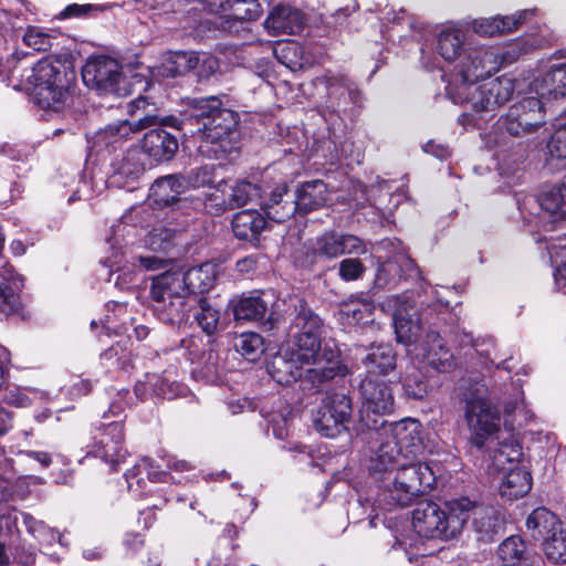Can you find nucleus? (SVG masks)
Returning a JSON list of instances; mask_svg holds the SVG:
<instances>
[{"label":"nucleus","instance_id":"f257e3e1","mask_svg":"<svg viewBox=\"0 0 566 566\" xmlns=\"http://www.w3.org/2000/svg\"><path fill=\"white\" fill-rule=\"evenodd\" d=\"M384 438L370 460V474L381 483L384 500L389 506H407L436 484L433 469L424 462H415L422 453V426L418 420L403 419L386 423L374 433Z\"/></svg>","mask_w":566,"mask_h":566},{"label":"nucleus","instance_id":"f03ea898","mask_svg":"<svg viewBox=\"0 0 566 566\" xmlns=\"http://www.w3.org/2000/svg\"><path fill=\"white\" fill-rule=\"evenodd\" d=\"M502 63L503 57L497 50L483 45L467 50L458 61L454 74L460 83H450L446 90L452 103L471 111L459 116L460 125L481 128L512 98L515 91L513 78L503 75L481 83L497 73Z\"/></svg>","mask_w":566,"mask_h":566},{"label":"nucleus","instance_id":"7ed1b4c3","mask_svg":"<svg viewBox=\"0 0 566 566\" xmlns=\"http://www.w3.org/2000/svg\"><path fill=\"white\" fill-rule=\"evenodd\" d=\"M486 387L476 384L474 392L465 396V421L470 430V442L478 449L496 444L493 464L506 470L504 463H513L521 457V448L513 439L512 428L503 431L501 416L495 406L485 399Z\"/></svg>","mask_w":566,"mask_h":566},{"label":"nucleus","instance_id":"20e7f679","mask_svg":"<svg viewBox=\"0 0 566 566\" xmlns=\"http://www.w3.org/2000/svg\"><path fill=\"white\" fill-rule=\"evenodd\" d=\"M324 84L326 101L321 115L327 124L328 136L321 140V149L328 150L326 160L334 164L344 154L346 124L340 113L354 114L355 108L363 107L365 98L357 86L340 73L327 72Z\"/></svg>","mask_w":566,"mask_h":566},{"label":"nucleus","instance_id":"39448f33","mask_svg":"<svg viewBox=\"0 0 566 566\" xmlns=\"http://www.w3.org/2000/svg\"><path fill=\"white\" fill-rule=\"evenodd\" d=\"M74 74L65 59L46 56L21 75V86L31 91L34 103L42 109L62 112L72 103Z\"/></svg>","mask_w":566,"mask_h":566},{"label":"nucleus","instance_id":"423d86ee","mask_svg":"<svg viewBox=\"0 0 566 566\" xmlns=\"http://www.w3.org/2000/svg\"><path fill=\"white\" fill-rule=\"evenodd\" d=\"M447 510L432 501H421L412 511L411 523L415 532L423 538L451 539L463 528V512L470 507L468 497L453 499Z\"/></svg>","mask_w":566,"mask_h":566},{"label":"nucleus","instance_id":"0eeeda50","mask_svg":"<svg viewBox=\"0 0 566 566\" xmlns=\"http://www.w3.org/2000/svg\"><path fill=\"white\" fill-rule=\"evenodd\" d=\"M150 297L163 322H182L188 316L190 301L182 270H170L155 276L150 285Z\"/></svg>","mask_w":566,"mask_h":566},{"label":"nucleus","instance_id":"6e6552de","mask_svg":"<svg viewBox=\"0 0 566 566\" xmlns=\"http://www.w3.org/2000/svg\"><path fill=\"white\" fill-rule=\"evenodd\" d=\"M384 307L392 311V323L398 343L403 344L408 349L413 348L422 338L421 333L424 324H432L429 315L430 306L421 314H417L409 293L391 296L384 303Z\"/></svg>","mask_w":566,"mask_h":566},{"label":"nucleus","instance_id":"1a4fd4ad","mask_svg":"<svg viewBox=\"0 0 566 566\" xmlns=\"http://www.w3.org/2000/svg\"><path fill=\"white\" fill-rule=\"evenodd\" d=\"M363 405L360 423L374 437L387 421L385 415L394 410V397L389 387L384 382L367 376L360 384Z\"/></svg>","mask_w":566,"mask_h":566},{"label":"nucleus","instance_id":"9d476101","mask_svg":"<svg viewBox=\"0 0 566 566\" xmlns=\"http://www.w3.org/2000/svg\"><path fill=\"white\" fill-rule=\"evenodd\" d=\"M499 124L501 129L513 137H525L537 132L546 124L543 99L530 96L516 102L500 118Z\"/></svg>","mask_w":566,"mask_h":566},{"label":"nucleus","instance_id":"9b49d317","mask_svg":"<svg viewBox=\"0 0 566 566\" xmlns=\"http://www.w3.org/2000/svg\"><path fill=\"white\" fill-rule=\"evenodd\" d=\"M84 83L105 93L124 95L127 93L118 62L107 56L90 59L83 67Z\"/></svg>","mask_w":566,"mask_h":566},{"label":"nucleus","instance_id":"f8f14e48","mask_svg":"<svg viewBox=\"0 0 566 566\" xmlns=\"http://www.w3.org/2000/svg\"><path fill=\"white\" fill-rule=\"evenodd\" d=\"M412 360L426 364L439 373H449L457 366L452 353L446 347L440 334L428 329L413 348L408 349Z\"/></svg>","mask_w":566,"mask_h":566},{"label":"nucleus","instance_id":"ddd939ff","mask_svg":"<svg viewBox=\"0 0 566 566\" xmlns=\"http://www.w3.org/2000/svg\"><path fill=\"white\" fill-rule=\"evenodd\" d=\"M223 4L226 11L217 9L208 22L228 32H238L243 21L255 20L262 13L258 0H224Z\"/></svg>","mask_w":566,"mask_h":566},{"label":"nucleus","instance_id":"4468645a","mask_svg":"<svg viewBox=\"0 0 566 566\" xmlns=\"http://www.w3.org/2000/svg\"><path fill=\"white\" fill-rule=\"evenodd\" d=\"M541 213L534 218L526 219L546 230H552L554 223L566 219V189L563 185L545 187L536 200Z\"/></svg>","mask_w":566,"mask_h":566},{"label":"nucleus","instance_id":"2eb2a0df","mask_svg":"<svg viewBox=\"0 0 566 566\" xmlns=\"http://www.w3.org/2000/svg\"><path fill=\"white\" fill-rule=\"evenodd\" d=\"M350 410V399L344 392L327 396L321 408V437L334 438L344 432Z\"/></svg>","mask_w":566,"mask_h":566},{"label":"nucleus","instance_id":"dca6fc26","mask_svg":"<svg viewBox=\"0 0 566 566\" xmlns=\"http://www.w3.org/2000/svg\"><path fill=\"white\" fill-rule=\"evenodd\" d=\"M305 366L297 360L294 348L286 344L273 356L268 365V371L277 384L290 385L303 376L311 377L314 368H304Z\"/></svg>","mask_w":566,"mask_h":566},{"label":"nucleus","instance_id":"f3484780","mask_svg":"<svg viewBox=\"0 0 566 566\" xmlns=\"http://www.w3.org/2000/svg\"><path fill=\"white\" fill-rule=\"evenodd\" d=\"M536 9H524L510 15H495L489 18L473 19L465 22L467 27L482 36H494L506 32L515 31L525 21L534 17Z\"/></svg>","mask_w":566,"mask_h":566},{"label":"nucleus","instance_id":"a211bd4d","mask_svg":"<svg viewBox=\"0 0 566 566\" xmlns=\"http://www.w3.org/2000/svg\"><path fill=\"white\" fill-rule=\"evenodd\" d=\"M470 507L463 512V525L472 517V525L483 539H491L504 524V512L500 506L485 505L471 501Z\"/></svg>","mask_w":566,"mask_h":566},{"label":"nucleus","instance_id":"6ab92c4d","mask_svg":"<svg viewBox=\"0 0 566 566\" xmlns=\"http://www.w3.org/2000/svg\"><path fill=\"white\" fill-rule=\"evenodd\" d=\"M530 93L542 99L566 97V63L553 64L530 83Z\"/></svg>","mask_w":566,"mask_h":566},{"label":"nucleus","instance_id":"aec40b11","mask_svg":"<svg viewBox=\"0 0 566 566\" xmlns=\"http://www.w3.org/2000/svg\"><path fill=\"white\" fill-rule=\"evenodd\" d=\"M238 125V114L233 111L224 108L223 111L216 114L214 117L205 122L203 127H200L202 134V144L200 149L203 150V144H219V148H213L214 155L221 151H226L224 143L227 138L232 134Z\"/></svg>","mask_w":566,"mask_h":566},{"label":"nucleus","instance_id":"412c9836","mask_svg":"<svg viewBox=\"0 0 566 566\" xmlns=\"http://www.w3.org/2000/svg\"><path fill=\"white\" fill-rule=\"evenodd\" d=\"M465 38V29L461 22L443 25L437 34V53L446 62L459 61L467 51L464 50Z\"/></svg>","mask_w":566,"mask_h":566},{"label":"nucleus","instance_id":"4be33fe9","mask_svg":"<svg viewBox=\"0 0 566 566\" xmlns=\"http://www.w3.org/2000/svg\"><path fill=\"white\" fill-rule=\"evenodd\" d=\"M142 147L155 161H167L177 153L178 140L167 130L155 128L144 135Z\"/></svg>","mask_w":566,"mask_h":566},{"label":"nucleus","instance_id":"5701e85b","mask_svg":"<svg viewBox=\"0 0 566 566\" xmlns=\"http://www.w3.org/2000/svg\"><path fill=\"white\" fill-rule=\"evenodd\" d=\"M123 439V426L119 422L111 423L95 446L93 452L96 457L102 458L105 462L115 467L123 462L126 455V451L122 446Z\"/></svg>","mask_w":566,"mask_h":566},{"label":"nucleus","instance_id":"b1692460","mask_svg":"<svg viewBox=\"0 0 566 566\" xmlns=\"http://www.w3.org/2000/svg\"><path fill=\"white\" fill-rule=\"evenodd\" d=\"M264 25L273 35L293 34L302 30L304 19L298 10L279 4L270 12Z\"/></svg>","mask_w":566,"mask_h":566},{"label":"nucleus","instance_id":"393cba45","mask_svg":"<svg viewBox=\"0 0 566 566\" xmlns=\"http://www.w3.org/2000/svg\"><path fill=\"white\" fill-rule=\"evenodd\" d=\"M317 181H307L300 186L296 190L295 201L293 203L283 205V213L270 211V219L275 222H283L289 219L293 213L298 210L301 212H308L316 208L317 205Z\"/></svg>","mask_w":566,"mask_h":566},{"label":"nucleus","instance_id":"a878e982","mask_svg":"<svg viewBox=\"0 0 566 566\" xmlns=\"http://www.w3.org/2000/svg\"><path fill=\"white\" fill-rule=\"evenodd\" d=\"M218 275V265L212 262H207L199 266L182 271L189 297L191 298L193 294L211 290L216 284Z\"/></svg>","mask_w":566,"mask_h":566},{"label":"nucleus","instance_id":"bb28decb","mask_svg":"<svg viewBox=\"0 0 566 566\" xmlns=\"http://www.w3.org/2000/svg\"><path fill=\"white\" fill-rule=\"evenodd\" d=\"M366 252L363 241L352 234L325 233L321 238V253L334 258L340 254H361Z\"/></svg>","mask_w":566,"mask_h":566},{"label":"nucleus","instance_id":"cd10ccee","mask_svg":"<svg viewBox=\"0 0 566 566\" xmlns=\"http://www.w3.org/2000/svg\"><path fill=\"white\" fill-rule=\"evenodd\" d=\"M144 171L145 164L140 153L137 149H132L115 165L111 181L118 187H129Z\"/></svg>","mask_w":566,"mask_h":566},{"label":"nucleus","instance_id":"c85d7f7f","mask_svg":"<svg viewBox=\"0 0 566 566\" xmlns=\"http://www.w3.org/2000/svg\"><path fill=\"white\" fill-rule=\"evenodd\" d=\"M266 221L256 210L245 209L234 214L232 219V230L240 240H256L264 230Z\"/></svg>","mask_w":566,"mask_h":566},{"label":"nucleus","instance_id":"c756f323","mask_svg":"<svg viewBox=\"0 0 566 566\" xmlns=\"http://www.w3.org/2000/svg\"><path fill=\"white\" fill-rule=\"evenodd\" d=\"M532 488V478L524 468L514 465L504 473L500 484L502 497L512 501L524 496Z\"/></svg>","mask_w":566,"mask_h":566},{"label":"nucleus","instance_id":"7c9ffc66","mask_svg":"<svg viewBox=\"0 0 566 566\" xmlns=\"http://www.w3.org/2000/svg\"><path fill=\"white\" fill-rule=\"evenodd\" d=\"M349 373L348 366L344 363L338 344L328 339L321 348V381L336 377H345Z\"/></svg>","mask_w":566,"mask_h":566},{"label":"nucleus","instance_id":"2f4dec72","mask_svg":"<svg viewBox=\"0 0 566 566\" xmlns=\"http://www.w3.org/2000/svg\"><path fill=\"white\" fill-rule=\"evenodd\" d=\"M198 56L191 52L167 53L160 65L156 66V75L161 77H176L193 70L198 64Z\"/></svg>","mask_w":566,"mask_h":566},{"label":"nucleus","instance_id":"473e14b6","mask_svg":"<svg viewBox=\"0 0 566 566\" xmlns=\"http://www.w3.org/2000/svg\"><path fill=\"white\" fill-rule=\"evenodd\" d=\"M564 525L558 517L545 507L535 509L526 520L527 531L534 539H544Z\"/></svg>","mask_w":566,"mask_h":566},{"label":"nucleus","instance_id":"72a5a7b5","mask_svg":"<svg viewBox=\"0 0 566 566\" xmlns=\"http://www.w3.org/2000/svg\"><path fill=\"white\" fill-rule=\"evenodd\" d=\"M291 347L294 348L295 356L301 364L315 365L318 354V332L315 322L297 335L295 344Z\"/></svg>","mask_w":566,"mask_h":566},{"label":"nucleus","instance_id":"f704fd0d","mask_svg":"<svg viewBox=\"0 0 566 566\" xmlns=\"http://www.w3.org/2000/svg\"><path fill=\"white\" fill-rule=\"evenodd\" d=\"M364 364L369 375H387L396 368V354L388 344L373 346Z\"/></svg>","mask_w":566,"mask_h":566},{"label":"nucleus","instance_id":"c9c22d12","mask_svg":"<svg viewBox=\"0 0 566 566\" xmlns=\"http://www.w3.org/2000/svg\"><path fill=\"white\" fill-rule=\"evenodd\" d=\"M186 181L176 175H168L158 178L150 188V196L159 205L174 202L179 195L185 192Z\"/></svg>","mask_w":566,"mask_h":566},{"label":"nucleus","instance_id":"e433bc0d","mask_svg":"<svg viewBox=\"0 0 566 566\" xmlns=\"http://www.w3.org/2000/svg\"><path fill=\"white\" fill-rule=\"evenodd\" d=\"M374 310L371 301L353 297L342 305L340 315L348 325H367L374 323Z\"/></svg>","mask_w":566,"mask_h":566},{"label":"nucleus","instance_id":"4c0bfd02","mask_svg":"<svg viewBox=\"0 0 566 566\" xmlns=\"http://www.w3.org/2000/svg\"><path fill=\"white\" fill-rule=\"evenodd\" d=\"M23 287V279L12 268L0 272V307L12 310L18 303L17 293Z\"/></svg>","mask_w":566,"mask_h":566},{"label":"nucleus","instance_id":"58836bf2","mask_svg":"<svg viewBox=\"0 0 566 566\" xmlns=\"http://www.w3.org/2000/svg\"><path fill=\"white\" fill-rule=\"evenodd\" d=\"M405 394L409 398L423 399L428 395V380L424 374L415 365L406 368L400 378Z\"/></svg>","mask_w":566,"mask_h":566},{"label":"nucleus","instance_id":"ea45409f","mask_svg":"<svg viewBox=\"0 0 566 566\" xmlns=\"http://www.w3.org/2000/svg\"><path fill=\"white\" fill-rule=\"evenodd\" d=\"M158 123V116L150 112L139 117L135 122L120 120L116 124H111L105 129V135L109 137L126 138L132 133H137L142 129L156 125Z\"/></svg>","mask_w":566,"mask_h":566},{"label":"nucleus","instance_id":"a19ab883","mask_svg":"<svg viewBox=\"0 0 566 566\" xmlns=\"http://www.w3.org/2000/svg\"><path fill=\"white\" fill-rule=\"evenodd\" d=\"M553 275L558 290L566 291V237L557 239L548 248Z\"/></svg>","mask_w":566,"mask_h":566},{"label":"nucleus","instance_id":"79ce46f5","mask_svg":"<svg viewBox=\"0 0 566 566\" xmlns=\"http://www.w3.org/2000/svg\"><path fill=\"white\" fill-rule=\"evenodd\" d=\"M542 548L549 562L566 564V527L563 526L547 537H544Z\"/></svg>","mask_w":566,"mask_h":566},{"label":"nucleus","instance_id":"37998d69","mask_svg":"<svg viewBox=\"0 0 566 566\" xmlns=\"http://www.w3.org/2000/svg\"><path fill=\"white\" fill-rule=\"evenodd\" d=\"M266 303L259 296L242 297L234 306L237 319H261L266 313Z\"/></svg>","mask_w":566,"mask_h":566},{"label":"nucleus","instance_id":"c03bdc74","mask_svg":"<svg viewBox=\"0 0 566 566\" xmlns=\"http://www.w3.org/2000/svg\"><path fill=\"white\" fill-rule=\"evenodd\" d=\"M525 553V544L520 536H510L501 543L497 549L499 557L505 566H516Z\"/></svg>","mask_w":566,"mask_h":566},{"label":"nucleus","instance_id":"a18cd8bd","mask_svg":"<svg viewBox=\"0 0 566 566\" xmlns=\"http://www.w3.org/2000/svg\"><path fill=\"white\" fill-rule=\"evenodd\" d=\"M235 348L248 360L254 361L264 352L263 338L256 333H243L240 335Z\"/></svg>","mask_w":566,"mask_h":566},{"label":"nucleus","instance_id":"49530a36","mask_svg":"<svg viewBox=\"0 0 566 566\" xmlns=\"http://www.w3.org/2000/svg\"><path fill=\"white\" fill-rule=\"evenodd\" d=\"M260 197V188L248 181H240L231 188L230 199L223 200L224 206H244Z\"/></svg>","mask_w":566,"mask_h":566},{"label":"nucleus","instance_id":"de8ad7c7","mask_svg":"<svg viewBox=\"0 0 566 566\" xmlns=\"http://www.w3.org/2000/svg\"><path fill=\"white\" fill-rule=\"evenodd\" d=\"M22 42L33 51H46L52 45V36L43 29L34 25H29L23 35Z\"/></svg>","mask_w":566,"mask_h":566},{"label":"nucleus","instance_id":"09e8293b","mask_svg":"<svg viewBox=\"0 0 566 566\" xmlns=\"http://www.w3.org/2000/svg\"><path fill=\"white\" fill-rule=\"evenodd\" d=\"M223 109L221 108V102L217 97H209L200 99L193 105L191 116L203 127L205 122L211 119Z\"/></svg>","mask_w":566,"mask_h":566},{"label":"nucleus","instance_id":"8fccbe9b","mask_svg":"<svg viewBox=\"0 0 566 566\" xmlns=\"http://www.w3.org/2000/svg\"><path fill=\"white\" fill-rule=\"evenodd\" d=\"M198 303L200 312L196 315L197 322L201 326L202 331L210 335L217 329L219 313L203 298H200Z\"/></svg>","mask_w":566,"mask_h":566},{"label":"nucleus","instance_id":"3c124183","mask_svg":"<svg viewBox=\"0 0 566 566\" xmlns=\"http://www.w3.org/2000/svg\"><path fill=\"white\" fill-rule=\"evenodd\" d=\"M105 10L104 6L101 4H78V3H72L64 8V10L60 13V17L63 19L66 18H83V17H90L94 15L98 12H102Z\"/></svg>","mask_w":566,"mask_h":566},{"label":"nucleus","instance_id":"603ef678","mask_svg":"<svg viewBox=\"0 0 566 566\" xmlns=\"http://www.w3.org/2000/svg\"><path fill=\"white\" fill-rule=\"evenodd\" d=\"M29 531L32 535L40 542L51 543L52 541H57L61 543V535L48 528L42 522L35 521L33 518L25 520Z\"/></svg>","mask_w":566,"mask_h":566},{"label":"nucleus","instance_id":"864d4df0","mask_svg":"<svg viewBox=\"0 0 566 566\" xmlns=\"http://www.w3.org/2000/svg\"><path fill=\"white\" fill-rule=\"evenodd\" d=\"M547 149L552 157L566 158V125L555 130L547 144Z\"/></svg>","mask_w":566,"mask_h":566},{"label":"nucleus","instance_id":"5fc2aeb1","mask_svg":"<svg viewBox=\"0 0 566 566\" xmlns=\"http://www.w3.org/2000/svg\"><path fill=\"white\" fill-rule=\"evenodd\" d=\"M547 149L552 157L566 158V125L555 130L547 144Z\"/></svg>","mask_w":566,"mask_h":566},{"label":"nucleus","instance_id":"6e6d98bb","mask_svg":"<svg viewBox=\"0 0 566 566\" xmlns=\"http://www.w3.org/2000/svg\"><path fill=\"white\" fill-rule=\"evenodd\" d=\"M365 268L358 259H345L339 263V276L344 281H354L361 276Z\"/></svg>","mask_w":566,"mask_h":566},{"label":"nucleus","instance_id":"4d7b16f0","mask_svg":"<svg viewBox=\"0 0 566 566\" xmlns=\"http://www.w3.org/2000/svg\"><path fill=\"white\" fill-rule=\"evenodd\" d=\"M4 401L17 408H25L31 403V399L28 395L20 389L9 390L4 397Z\"/></svg>","mask_w":566,"mask_h":566},{"label":"nucleus","instance_id":"13d9d810","mask_svg":"<svg viewBox=\"0 0 566 566\" xmlns=\"http://www.w3.org/2000/svg\"><path fill=\"white\" fill-rule=\"evenodd\" d=\"M358 9V6L356 2H353L352 4H347L344 8L338 9L335 14L331 17V19L335 20V27L333 28V31H327V34H332L337 30V27H342L345 24L347 18L355 12Z\"/></svg>","mask_w":566,"mask_h":566},{"label":"nucleus","instance_id":"bf43d9fd","mask_svg":"<svg viewBox=\"0 0 566 566\" xmlns=\"http://www.w3.org/2000/svg\"><path fill=\"white\" fill-rule=\"evenodd\" d=\"M422 148L426 153L431 154L439 159H446L450 156L448 146L436 143L434 140L427 142Z\"/></svg>","mask_w":566,"mask_h":566},{"label":"nucleus","instance_id":"052dcab7","mask_svg":"<svg viewBox=\"0 0 566 566\" xmlns=\"http://www.w3.org/2000/svg\"><path fill=\"white\" fill-rule=\"evenodd\" d=\"M286 193V187L285 186H282L280 188H277L275 191L272 192L271 195V199H270V203L268 205V210H266V214L268 217L270 218V211H275L277 213H283V206L281 208H277L279 205L281 203L282 201V197L283 195Z\"/></svg>","mask_w":566,"mask_h":566},{"label":"nucleus","instance_id":"680f3d73","mask_svg":"<svg viewBox=\"0 0 566 566\" xmlns=\"http://www.w3.org/2000/svg\"><path fill=\"white\" fill-rule=\"evenodd\" d=\"M505 411L506 412H518V415L522 416L525 421H527L532 417L530 415V411L525 407L523 398H521L520 401H516L514 403V406L507 405L505 408Z\"/></svg>","mask_w":566,"mask_h":566},{"label":"nucleus","instance_id":"e2e57ef3","mask_svg":"<svg viewBox=\"0 0 566 566\" xmlns=\"http://www.w3.org/2000/svg\"><path fill=\"white\" fill-rule=\"evenodd\" d=\"M273 434L277 439H284L287 436L286 420L281 417L277 421L272 419Z\"/></svg>","mask_w":566,"mask_h":566},{"label":"nucleus","instance_id":"0e129e2a","mask_svg":"<svg viewBox=\"0 0 566 566\" xmlns=\"http://www.w3.org/2000/svg\"><path fill=\"white\" fill-rule=\"evenodd\" d=\"M150 104L145 96H139L128 104V112L134 115L138 111H145Z\"/></svg>","mask_w":566,"mask_h":566},{"label":"nucleus","instance_id":"69168bd1","mask_svg":"<svg viewBox=\"0 0 566 566\" xmlns=\"http://www.w3.org/2000/svg\"><path fill=\"white\" fill-rule=\"evenodd\" d=\"M25 454L35 461H38L42 467H49L52 459L49 453L41 451H27Z\"/></svg>","mask_w":566,"mask_h":566},{"label":"nucleus","instance_id":"338daca9","mask_svg":"<svg viewBox=\"0 0 566 566\" xmlns=\"http://www.w3.org/2000/svg\"><path fill=\"white\" fill-rule=\"evenodd\" d=\"M297 50L298 45L296 43H283L280 44L274 52L279 55V59H286L290 52L295 53Z\"/></svg>","mask_w":566,"mask_h":566},{"label":"nucleus","instance_id":"774afa93","mask_svg":"<svg viewBox=\"0 0 566 566\" xmlns=\"http://www.w3.org/2000/svg\"><path fill=\"white\" fill-rule=\"evenodd\" d=\"M140 263L146 270H157L161 266L163 261L157 258H140Z\"/></svg>","mask_w":566,"mask_h":566}]
</instances>
